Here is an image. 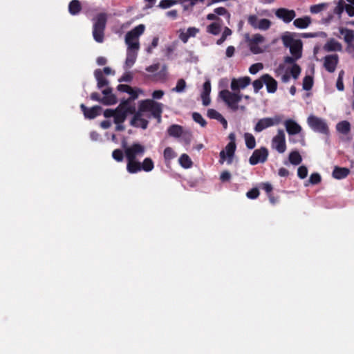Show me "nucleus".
I'll use <instances>...</instances> for the list:
<instances>
[{
    "mask_svg": "<svg viewBox=\"0 0 354 354\" xmlns=\"http://www.w3.org/2000/svg\"><path fill=\"white\" fill-rule=\"evenodd\" d=\"M145 112L150 113V115H148V118L151 116L157 120L158 123H160L162 113V104L151 99L140 101L138 110L134 113V115L131 120V124L136 125L138 120L142 118L143 113Z\"/></svg>",
    "mask_w": 354,
    "mask_h": 354,
    "instance_id": "obj_1",
    "label": "nucleus"
},
{
    "mask_svg": "<svg viewBox=\"0 0 354 354\" xmlns=\"http://www.w3.org/2000/svg\"><path fill=\"white\" fill-rule=\"evenodd\" d=\"M122 146L124 149V155L127 161V171H128L133 166L136 167L139 161L137 158L142 157L146 151V147L139 143L133 142L130 146H125L123 143Z\"/></svg>",
    "mask_w": 354,
    "mask_h": 354,
    "instance_id": "obj_2",
    "label": "nucleus"
},
{
    "mask_svg": "<svg viewBox=\"0 0 354 354\" xmlns=\"http://www.w3.org/2000/svg\"><path fill=\"white\" fill-rule=\"evenodd\" d=\"M218 100L222 101L231 110L236 111L242 100V95L241 92H231L228 89H223L218 93Z\"/></svg>",
    "mask_w": 354,
    "mask_h": 354,
    "instance_id": "obj_3",
    "label": "nucleus"
},
{
    "mask_svg": "<svg viewBox=\"0 0 354 354\" xmlns=\"http://www.w3.org/2000/svg\"><path fill=\"white\" fill-rule=\"evenodd\" d=\"M93 20V39L97 43H102L104 39V30L107 21V15L104 12L99 13Z\"/></svg>",
    "mask_w": 354,
    "mask_h": 354,
    "instance_id": "obj_4",
    "label": "nucleus"
},
{
    "mask_svg": "<svg viewBox=\"0 0 354 354\" xmlns=\"http://www.w3.org/2000/svg\"><path fill=\"white\" fill-rule=\"evenodd\" d=\"M228 138L230 142L226 145L224 149L221 150L219 153V162L223 164L226 162L228 165H230L233 162L234 153L236 150V136L234 133H230Z\"/></svg>",
    "mask_w": 354,
    "mask_h": 354,
    "instance_id": "obj_5",
    "label": "nucleus"
},
{
    "mask_svg": "<svg viewBox=\"0 0 354 354\" xmlns=\"http://www.w3.org/2000/svg\"><path fill=\"white\" fill-rule=\"evenodd\" d=\"M145 30V25L139 24L126 34L125 43L127 45V48H131L133 49L140 48L138 38L141 35L143 34Z\"/></svg>",
    "mask_w": 354,
    "mask_h": 354,
    "instance_id": "obj_6",
    "label": "nucleus"
},
{
    "mask_svg": "<svg viewBox=\"0 0 354 354\" xmlns=\"http://www.w3.org/2000/svg\"><path fill=\"white\" fill-rule=\"evenodd\" d=\"M307 122L314 131L326 136L329 134V128L324 119L311 115L308 118Z\"/></svg>",
    "mask_w": 354,
    "mask_h": 354,
    "instance_id": "obj_7",
    "label": "nucleus"
},
{
    "mask_svg": "<svg viewBox=\"0 0 354 354\" xmlns=\"http://www.w3.org/2000/svg\"><path fill=\"white\" fill-rule=\"evenodd\" d=\"M271 147L279 153H283L286 150V135L283 129H278L271 142Z\"/></svg>",
    "mask_w": 354,
    "mask_h": 354,
    "instance_id": "obj_8",
    "label": "nucleus"
},
{
    "mask_svg": "<svg viewBox=\"0 0 354 354\" xmlns=\"http://www.w3.org/2000/svg\"><path fill=\"white\" fill-rule=\"evenodd\" d=\"M245 41L248 43L251 52L254 54H259L263 52L259 44L265 41V38L260 34H255L250 37L248 34H245Z\"/></svg>",
    "mask_w": 354,
    "mask_h": 354,
    "instance_id": "obj_9",
    "label": "nucleus"
},
{
    "mask_svg": "<svg viewBox=\"0 0 354 354\" xmlns=\"http://www.w3.org/2000/svg\"><path fill=\"white\" fill-rule=\"evenodd\" d=\"M268 156V150L265 147H261L259 149H255L250 158L249 162L251 165H256L259 163L265 162Z\"/></svg>",
    "mask_w": 354,
    "mask_h": 354,
    "instance_id": "obj_10",
    "label": "nucleus"
},
{
    "mask_svg": "<svg viewBox=\"0 0 354 354\" xmlns=\"http://www.w3.org/2000/svg\"><path fill=\"white\" fill-rule=\"evenodd\" d=\"M136 167L133 166L128 172L129 174H136L141 171L149 172L154 168V162L151 158H145L141 162L138 161Z\"/></svg>",
    "mask_w": 354,
    "mask_h": 354,
    "instance_id": "obj_11",
    "label": "nucleus"
},
{
    "mask_svg": "<svg viewBox=\"0 0 354 354\" xmlns=\"http://www.w3.org/2000/svg\"><path fill=\"white\" fill-rule=\"evenodd\" d=\"M281 122V119L279 117L272 118H264L260 119L257 124L255 125L254 130L257 132H261L266 128L272 127L275 124H278Z\"/></svg>",
    "mask_w": 354,
    "mask_h": 354,
    "instance_id": "obj_12",
    "label": "nucleus"
},
{
    "mask_svg": "<svg viewBox=\"0 0 354 354\" xmlns=\"http://www.w3.org/2000/svg\"><path fill=\"white\" fill-rule=\"evenodd\" d=\"M324 67L329 73H333L339 62L337 54L326 55L324 58Z\"/></svg>",
    "mask_w": 354,
    "mask_h": 354,
    "instance_id": "obj_13",
    "label": "nucleus"
},
{
    "mask_svg": "<svg viewBox=\"0 0 354 354\" xmlns=\"http://www.w3.org/2000/svg\"><path fill=\"white\" fill-rule=\"evenodd\" d=\"M275 15L279 19H282L285 23H290L296 16V13L293 10L287 8H279L275 12Z\"/></svg>",
    "mask_w": 354,
    "mask_h": 354,
    "instance_id": "obj_14",
    "label": "nucleus"
},
{
    "mask_svg": "<svg viewBox=\"0 0 354 354\" xmlns=\"http://www.w3.org/2000/svg\"><path fill=\"white\" fill-rule=\"evenodd\" d=\"M80 109L84 113V115L87 119H94L100 114L102 110L101 106H94L91 108H88L84 104L80 105Z\"/></svg>",
    "mask_w": 354,
    "mask_h": 354,
    "instance_id": "obj_15",
    "label": "nucleus"
},
{
    "mask_svg": "<svg viewBox=\"0 0 354 354\" xmlns=\"http://www.w3.org/2000/svg\"><path fill=\"white\" fill-rule=\"evenodd\" d=\"M284 126L289 135H295L301 131V127L292 119H288L284 122Z\"/></svg>",
    "mask_w": 354,
    "mask_h": 354,
    "instance_id": "obj_16",
    "label": "nucleus"
},
{
    "mask_svg": "<svg viewBox=\"0 0 354 354\" xmlns=\"http://www.w3.org/2000/svg\"><path fill=\"white\" fill-rule=\"evenodd\" d=\"M263 78L267 91L270 93H274L277 89V82L269 74L263 75Z\"/></svg>",
    "mask_w": 354,
    "mask_h": 354,
    "instance_id": "obj_17",
    "label": "nucleus"
},
{
    "mask_svg": "<svg viewBox=\"0 0 354 354\" xmlns=\"http://www.w3.org/2000/svg\"><path fill=\"white\" fill-rule=\"evenodd\" d=\"M139 49H133L127 48V57L125 60L126 68H131L136 61L138 56V51Z\"/></svg>",
    "mask_w": 354,
    "mask_h": 354,
    "instance_id": "obj_18",
    "label": "nucleus"
},
{
    "mask_svg": "<svg viewBox=\"0 0 354 354\" xmlns=\"http://www.w3.org/2000/svg\"><path fill=\"white\" fill-rule=\"evenodd\" d=\"M324 49L326 52L342 51V44L334 39H329L324 46Z\"/></svg>",
    "mask_w": 354,
    "mask_h": 354,
    "instance_id": "obj_19",
    "label": "nucleus"
},
{
    "mask_svg": "<svg viewBox=\"0 0 354 354\" xmlns=\"http://www.w3.org/2000/svg\"><path fill=\"white\" fill-rule=\"evenodd\" d=\"M349 174V169L335 166L333 171L332 176L334 178L340 180L346 178Z\"/></svg>",
    "mask_w": 354,
    "mask_h": 354,
    "instance_id": "obj_20",
    "label": "nucleus"
},
{
    "mask_svg": "<svg viewBox=\"0 0 354 354\" xmlns=\"http://www.w3.org/2000/svg\"><path fill=\"white\" fill-rule=\"evenodd\" d=\"M290 52L296 59H299L302 55V42L297 39L294 44L290 47Z\"/></svg>",
    "mask_w": 354,
    "mask_h": 354,
    "instance_id": "obj_21",
    "label": "nucleus"
},
{
    "mask_svg": "<svg viewBox=\"0 0 354 354\" xmlns=\"http://www.w3.org/2000/svg\"><path fill=\"white\" fill-rule=\"evenodd\" d=\"M95 77L97 82V86L98 88L107 86L109 81L103 75V72L101 69H96L94 72Z\"/></svg>",
    "mask_w": 354,
    "mask_h": 354,
    "instance_id": "obj_22",
    "label": "nucleus"
},
{
    "mask_svg": "<svg viewBox=\"0 0 354 354\" xmlns=\"http://www.w3.org/2000/svg\"><path fill=\"white\" fill-rule=\"evenodd\" d=\"M311 23L310 17L306 16L301 18H297L294 20L293 24L298 28H306Z\"/></svg>",
    "mask_w": 354,
    "mask_h": 354,
    "instance_id": "obj_23",
    "label": "nucleus"
},
{
    "mask_svg": "<svg viewBox=\"0 0 354 354\" xmlns=\"http://www.w3.org/2000/svg\"><path fill=\"white\" fill-rule=\"evenodd\" d=\"M183 132V127L178 124H172L167 129V133L170 136L179 138Z\"/></svg>",
    "mask_w": 354,
    "mask_h": 354,
    "instance_id": "obj_24",
    "label": "nucleus"
},
{
    "mask_svg": "<svg viewBox=\"0 0 354 354\" xmlns=\"http://www.w3.org/2000/svg\"><path fill=\"white\" fill-rule=\"evenodd\" d=\"M82 10V6L78 0H72L68 5V12L72 15H78Z\"/></svg>",
    "mask_w": 354,
    "mask_h": 354,
    "instance_id": "obj_25",
    "label": "nucleus"
},
{
    "mask_svg": "<svg viewBox=\"0 0 354 354\" xmlns=\"http://www.w3.org/2000/svg\"><path fill=\"white\" fill-rule=\"evenodd\" d=\"M336 129L339 133L347 135L351 131V124L349 122L343 120L337 123Z\"/></svg>",
    "mask_w": 354,
    "mask_h": 354,
    "instance_id": "obj_26",
    "label": "nucleus"
},
{
    "mask_svg": "<svg viewBox=\"0 0 354 354\" xmlns=\"http://www.w3.org/2000/svg\"><path fill=\"white\" fill-rule=\"evenodd\" d=\"M222 22L214 21L207 26V32L214 35H217L221 30Z\"/></svg>",
    "mask_w": 354,
    "mask_h": 354,
    "instance_id": "obj_27",
    "label": "nucleus"
},
{
    "mask_svg": "<svg viewBox=\"0 0 354 354\" xmlns=\"http://www.w3.org/2000/svg\"><path fill=\"white\" fill-rule=\"evenodd\" d=\"M241 88H243V77L233 78L231 82V92H241L240 89Z\"/></svg>",
    "mask_w": 354,
    "mask_h": 354,
    "instance_id": "obj_28",
    "label": "nucleus"
},
{
    "mask_svg": "<svg viewBox=\"0 0 354 354\" xmlns=\"http://www.w3.org/2000/svg\"><path fill=\"white\" fill-rule=\"evenodd\" d=\"M115 111V113L113 117L114 123H115L116 124L123 123L127 118L126 113L123 110H121L118 108H116Z\"/></svg>",
    "mask_w": 354,
    "mask_h": 354,
    "instance_id": "obj_29",
    "label": "nucleus"
},
{
    "mask_svg": "<svg viewBox=\"0 0 354 354\" xmlns=\"http://www.w3.org/2000/svg\"><path fill=\"white\" fill-rule=\"evenodd\" d=\"M289 161L294 165H299L302 161V158L297 151H293L290 153L288 156Z\"/></svg>",
    "mask_w": 354,
    "mask_h": 354,
    "instance_id": "obj_30",
    "label": "nucleus"
},
{
    "mask_svg": "<svg viewBox=\"0 0 354 354\" xmlns=\"http://www.w3.org/2000/svg\"><path fill=\"white\" fill-rule=\"evenodd\" d=\"M179 163L180 165L185 169L190 168L192 166V161L189 156L186 154H182L179 158Z\"/></svg>",
    "mask_w": 354,
    "mask_h": 354,
    "instance_id": "obj_31",
    "label": "nucleus"
},
{
    "mask_svg": "<svg viewBox=\"0 0 354 354\" xmlns=\"http://www.w3.org/2000/svg\"><path fill=\"white\" fill-rule=\"evenodd\" d=\"M245 144L248 149H254L256 146L255 138L250 133H245Z\"/></svg>",
    "mask_w": 354,
    "mask_h": 354,
    "instance_id": "obj_32",
    "label": "nucleus"
},
{
    "mask_svg": "<svg viewBox=\"0 0 354 354\" xmlns=\"http://www.w3.org/2000/svg\"><path fill=\"white\" fill-rule=\"evenodd\" d=\"M101 103L106 106L113 105L117 103V97L114 94L104 96L102 97Z\"/></svg>",
    "mask_w": 354,
    "mask_h": 354,
    "instance_id": "obj_33",
    "label": "nucleus"
},
{
    "mask_svg": "<svg viewBox=\"0 0 354 354\" xmlns=\"http://www.w3.org/2000/svg\"><path fill=\"white\" fill-rule=\"evenodd\" d=\"M341 33L344 35V39L346 43L351 44L354 40V32L352 30H342Z\"/></svg>",
    "mask_w": 354,
    "mask_h": 354,
    "instance_id": "obj_34",
    "label": "nucleus"
},
{
    "mask_svg": "<svg viewBox=\"0 0 354 354\" xmlns=\"http://www.w3.org/2000/svg\"><path fill=\"white\" fill-rule=\"evenodd\" d=\"M163 156L166 161H169L174 159L176 154L171 147H167L164 150Z\"/></svg>",
    "mask_w": 354,
    "mask_h": 354,
    "instance_id": "obj_35",
    "label": "nucleus"
},
{
    "mask_svg": "<svg viewBox=\"0 0 354 354\" xmlns=\"http://www.w3.org/2000/svg\"><path fill=\"white\" fill-rule=\"evenodd\" d=\"M301 67L298 64H294L288 72L290 74V76H292L295 80H297L301 73Z\"/></svg>",
    "mask_w": 354,
    "mask_h": 354,
    "instance_id": "obj_36",
    "label": "nucleus"
},
{
    "mask_svg": "<svg viewBox=\"0 0 354 354\" xmlns=\"http://www.w3.org/2000/svg\"><path fill=\"white\" fill-rule=\"evenodd\" d=\"M271 26V21L268 19H261L258 22L257 28L262 30H267Z\"/></svg>",
    "mask_w": 354,
    "mask_h": 354,
    "instance_id": "obj_37",
    "label": "nucleus"
},
{
    "mask_svg": "<svg viewBox=\"0 0 354 354\" xmlns=\"http://www.w3.org/2000/svg\"><path fill=\"white\" fill-rule=\"evenodd\" d=\"M328 6L326 3H322L316 5L311 6L310 8V11L311 13L317 14L322 11L325 9Z\"/></svg>",
    "mask_w": 354,
    "mask_h": 354,
    "instance_id": "obj_38",
    "label": "nucleus"
},
{
    "mask_svg": "<svg viewBox=\"0 0 354 354\" xmlns=\"http://www.w3.org/2000/svg\"><path fill=\"white\" fill-rule=\"evenodd\" d=\"M313 85V80L309 75H306L304 77L303 80V88L306 91H308L312 88Z\"/></svg>",
    "mask_w": 354,
    "mask_h": 354,
    "instance_id": "obj_39",
    "label": "nucleus"
},
{
    "mask_svg": "<svg viewBox=\"0 0 354 354\" xmlns=\"http://www.w3.org/2000/svg\"><path fill=\"white\" fill-rule=\"evenodd\" d=\"M112 157L117 162H122L124 160V152L120 149H116L113 151Z\"/></svg>",
    "mask_w": 354,
    "mask_h": 354,
    "instance_id": "obj_40",
    "label": "nucleus"
},
{
    "mask_svg": "<svg viewBox=\"0 0 354 354\" xmlns=\"http://www.w3.org/2000/svg\"><path fill=\"white\" fill-rule=\"evenodd\" d=\"M186 87V82L183 79H179L177 82L176 87H174L172 91L176 93H181L184 91Z\"/></svg>",
    "mask_w": 354,
    "mask_h": 354,
    "instance_id": "obj_41",
    "label": "nucleus"
},
{
    "mask_svg": "<svg viewBox=\"0 0 354 354\" xmlns=\"http://www.w3.org/2000/svg\"><path fill=\"white\" fill-rule=\"evenodd\" d=\"M192 118L193 120L200 124L201 125V127H204L206 126L207 124V122L205 120V119L203 118V116L201 115V114H200L199 113H197V112H194L192 114Z\"/></svg>",
    "mask_w": 354,
    "mask_h": 354,
    "instance_id": "obj_42",
    "label": "nucleus"
},
{
    "mask_svg": "<svg viewBox=\"0 0 354 354\" xmlns=\"http://www.w3.org/2000/svg\"><path fill=\"white\" fill-rule=\"evenodd\" d=\"M214 12L216 16H225L227 19L230 17V14L228 12L227 10L224 7H218L214 10Z\"/></svg>",
    "mask_w": 354,
    "mask_h": 354,
    "instance_id": "obj_43",
    "label": "nucleus"
},
{
    "mask_svg": "<svg viewBox=\"0 0 354 354\" xmlns=\"http://www.w3.org/2000/svg\"><path fill=\"white\" fill-rule=\"evenodd\" d=\"M177 3L178 1L176 0H162L159 3L158 6L162 9H167L176 4Z\"/></svg>",
    "mask_w": 354,
    "mask_h": 354,
    "instance_id": "obj_44",
    "label": "nucleus"
},
{
    "mask_svg": "<svg viewBox=\"0 0 354 354\" xmlns=\"http://www.w3.org/2000/svg\"><path fill=\"white\" fill-rule=\"evenodd\" d=\"M263 84L264 81L262 75L259 79H257L253 82L252 85L254 88V91L255 93H258L259 90L263 88Z\"/></svg>",
    "mask_w": 354,
    "mask_h": 354,
    "instance_id": "obj_45",
    "label": "nucleus"
},
{
    "mask_svg": "<svg viewBox=\"0 0 354 354\" xmlns=\"http://www.w3.org/2000/svg\"><path fill=\"white\" fill-rule=\"evenodd\" d=\"M345 2L344 0H339L337 6L334 8V14L341 15L344 10Z\"/></svg>",
    "mask_w": 354,
    "mask_h": 354,
    "instance_id": "obj_46",
    "label": "nucleus"
},
{
    "mask_svg": "<svg viewBox=\"0 0 354 354\" xmlns=\"http://www.w3.org/2000/svg\"><path fill=\"white\" fill-rule=\"evenodd\" d=\"M207 115L209 118L216 120H218L223 116L219 112L213 109H208Z\"/></svg>",
    "mask_w": 354,
    "mask_h": 354,
    "instance_id": "obj_47",
    "label": "nucleus"
},
{
    "mask_svg": "<svg viewBox=\"0 0 354 354\" xmlns=\"http://www.w3.org/2000/svg\"><path fill=\"white\" fill-rule=\"evenodd\" d=\"M158 41H159L158 37H154L152 39L151 44L146 49L147 53L149 54L152 53L153 49L158 46Z\"/></svg>",
    "mask_w": 354,
    "mask_h": 354,
    "instance_id": "obj_48",
    "label": "nucleus"
},
{
    "mask_svg": "<svg viewBox=\"0 0 354 354\" xmlns=\"http://www.w3.org/2000/svg\"><path fill=\"white\" fill-rule=\"evenodd\" d=\"M308 175V169L306 166L301 165L297 169V176L299 178L304 179Z\"/></svg>",
    "mask_w": 354,
    "mask_h": 354,
    "instance_id": "obj_49",
    "label": "nucleus"
},
{
    "mask_svg": "<svg viewBox=\"0 0 354 354\" xmlns=\"http://www.w3.org/2000/svg\"><path fill=\"white\" fill-rule=\"evenodd\" d=\"M263 68V65L262 63H256V64H252L250 68H249V72L251 73V74H256L259 71H261L262 68Z\"/></svg>",
    "mask_w": 354,
    "mask_h": 354,
    "instance_id": "obj_50",
    "label": "nucleus"
},
{
    "mask_svg": "<svg viewBox=\"0 0 354 354\" xmlns=\"http://www.w3.org/2000/svg\"><path fill=\"white\" fill-rule=\"evenodd\" d=\"M297 39H294L291 36H283L282 41L286 47H290L291 45L294 44Z\"/></svg>",
    "mask_w": 354,
    "mask_h": 354,
    "instance_id": "obj_51",
    "label": "nucleus"
},
{
    "mask_svg": "<svg viewBox=\"0 0 354 354\" xmlns=\"http://www.w3.org/2000/svg\"><path fill=\"white\" fill-rule=\"evenodd\" d=\"M322 178L318 173H313L309 178V182L312 185H317L321 182Z\"/></svg>",
    "mask_w": 354,
    "mask_h": 354,
    "instance_id": "obj_52",
    "label": "nucleus"
},
{
    "mask_svg": "<svg viewBox=\"0 0 354 354\" xmlns=\"http://www.w3.org/2000/svg\"><path fill=\"white\" fill-rule=\"evenodd\" d=\"M211 93V83L209 80H207L203 84V90L201 95H209Z\"/></svg>",
    "mask_w": 354,
    "mask_h": 354,
    "instance_id": "obj_53",
    "label": "nucleus"
},
{
    "mask_svg": "<svg viewBox=\"0 0 354 354\" xmlns=\"http://www.w3.org/2000/svg\"><path fill=\"white\" fill-rule=\"evenodd\" d=\"M259 195V191L257 188H252L251 190L248 191L246 193V196L248 198L250 199H255L257 198Z\"/></svg>",
    "mask_w": 354,
    "mask_h": 354,
    "instance_id": "obj_54",
    "label": "nucleus"
},
{
    "mask_svg": "<svg viewBox=\"0 0 354 354\" xmlns=\"http://www.w3.org/2000/svg\"><path fill=\"white\" fill-rule=\"evenodd\" d=\"M248 23L250 24L254 28H257L258 22L260 19L256 15H250L248 17Z\"/></svg>",
    "mask_w": 354,
    "mask_h": 354,
    "instance_id": "obj_55",
    "label": "nucleus"
},
{
    "mask_svg": "<svg viewBox=\"0 0 354 354\" xmlns=\"http://www.w3.org/2000/svg\"><path fill=\"white\" fill-rule=\"evenodd\" d=\"M149 122L144 118L140 119L136 122V125H133L134 127H141L143 129H146L148 127Z\"/></svg>",
    "mask_w": 354,
    "mask_h": 354,
    "instance_id": "obj_56",
    "label": "nucleus"
},
{
    "mask_svg": "<svg viewBox=\"0 0 354 354\" xmlns=\"http://www.w3.org/2000/svg\"><path fill=\"white\" fill-rule=\"evenodd\" d=\"M131 101L132 100H130L129 98H128L127 100H122L117 108L123 111L126 110L127 107L130 105Z\"/></svg>",
    "mask_w": 354,
    "mask_h": 354,
    "instance_id": "obj_57",
    "label": "nucleus"
},
{
    "mask_svg": "<svg viewBox=\"0 0 354 354\" xmlns=\"http://www.w3.org/2000/svg\"><path fill=\"white\" fill-rule=\"evenodd\" d=\"M200 30L195 27H189L187 28L186 32L188 35L189 37H195L197 33H198Z\"/></svg>",
    "mask_w": 354,
    "mask_h": 354,
    "instance_id": "obj_58",
    "label": "nucleus"
},
{
    "mask_svg": "<svg viewBox=\"0 0 354 354\" xmlns=\"http://www.w3.org/2000/svg\"><path fill=\"white\" fill-rule=\"evenodd\" d=\"M204 0H183L184 7L187 9L189 7H193L198 1H203Z\"/></svg>",
    "mask_w": 354,
    "mask_h": 354,
    "instance_id": "obj_59",
    "label": "nucleus"
},
{
    "mask_svg": "<svg viewBox=\"0 0 354 354\" xmlns=\"http://www.w3.org/2000/svg\"><path fill=\"white\" fill-rule=\"evenodd\" d=\"M133 79V75L130 73H125L120 79L119 82H130Z\"/></svg>",
    "mask_w": 354,
    "mask_h": 354,
    "instance_id": "obj_60",
    "label": "nucleus"
},
{
    "mask_svg": "<svg viewBox=\"0 0 354 354\" xmlns=\"http://www.w3.org/2000/svg\"><path fill=\"white\" fill-rule=\"evenodd\" d=\"M117 89L121 92L130 93L131 91V87L127 84H119L117 86Z\"/></svg>",
    "mask_w": 354,
    "mask_h": 354,
    "instance_id": "obj_61",
    "label": "nucleus"
},
{
    "mask_svg": "<svg viewBox=\"0 0 354 354\" xmlns=\"http://www.w3.org/2000/svg\"><path fill=\"white\" fill-rule=\"evenodd\" d=\"M231 178V174L227 171H224L221 173L220 179L222 182L229 181Z\"/></svg>",
    "mask_w": 354,
    "mask_h": 354,
    "instance_id": "obj_62",
    "label": "nucleus"
},
{
    "mask_svg": "<svg viewBox=\"0 0 354 354\" xmlns=\"http://www.w3.org/2000/svg\"><path fill=\"white\" fill-rule=\"evenodd\" d=\"M160 68V64H154L146 68V71L149 73H155Z\"/></svg>",
    "mask_w": 354,
    "mask_h": 354,
    "instance_id": "obj_63",
    "label": "nucleus"
},
{
    "mask_svg": "<svg viewBox=\"0 0 354 354\" xmlns=\"http://www.w3.org/2000/svg\"><path fill=\"white\" fill-rule=\"evenodd\" d=\"M344 10L349 17L354 16V6L345 3Z\"/></svg>",
    "mask_w": 354,
    "mask_h": 354,
    "instance_id": "obj_64",
    "label": "nucleus"
}]
</instances>
